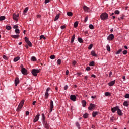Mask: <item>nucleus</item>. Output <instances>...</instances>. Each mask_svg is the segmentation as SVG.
I'll list each match as a JSON object with an SVG mask.
<instances>
[{"label":"nucleus","mask_w":129,"mask_h":129,"mask_svg":"<svg viewBox=\"0 0 129 129\" xmlns=\"http://www.w3.org/2000/svg\"><path fill=\"white\" fill-rule=\"evenodd\" d=\"M25 103V100H22L19 103L17 109H16V111L18 112L19 111H21V109H22V108H23V106L24 105V103Z\"/></svg>","instance_id":"1"},{"label":"nucleus","mask_w":129,"mask_h":129,"mask_svg":"<svg viewBox=\"0 0 129 129\" xmlns=\"http://www.w3.org/2000/svg\"><path fill=\"white\" fill-rule=\"evenodd\" d=\"M100 18L102 21H105L107 19H108V14L106 13H103L101 14Z\"/></svg>","instance_id":"2"},{"label":"nucleus","mask_w":129,"mask_h":129,"mask_svg":"<svg viewBox=\"0 0 129 129\" xmlns=\"http://www.w3.org/2000/svg\"><path fill=\"white\" fill-rule=\"evenodd\" d=\"M39 72H40V70H39L33 69L32 70V74L34 75V76H37Z\"/></svg>","instance_id":"3"},{"label":"nucleus","mask_w":129,"mask_h":129,"mask_svg":"<svg viewBox=\"0 0 129 129\" xmlns=\"http://www.w3.org/2000/svg\"><path fill=\"white\" fill-rule=\"evenodd\" d=\"M25 41L26 43H27V44L28 45V46H29V47H32V43L29 41V39L28 38V37H25Z\"/></svg>","instance_id":"4"},{"label":"nucleus","mask_w":129,"mask_h":129,"mask_svg":"<svg viewBox=\"0 0 129 129\" xmlns=\"http://www.w3.org/2000/svg\"><path fill=\"white\" fill-rule=\"evenodd\" d=\"M119 108V107L118 106H117L116 107H114L113 108H111V111L113 112V113H114L115 111H117Z\"/></svg>","instance_id":"5"},{"label":"nucleus","mask_w":129,"mask_h":129,"mask_svg":"<svg viewBox=\"0 0 129 129\" xmlns=\"http://www.w3.org/2000/svg\"><path fill=\"white\" fill-rule=\"evenodd\" d=\"M95 104H93L92 103H91L90 104L89 107H88L89 110H93V109H95Z\"/></svg>","instance_id":"6"},{"label":"nucleus","mask_w":129,"mask_h":129,"mask_svg":"<svg viewBox=\"0 0 129 129\" xmlns=\"http://www.w3.org/2000/svg\"><path fill=\"white\" fill-rule=\"evenodd\" d=\"M19 14L16 15V14H13V20H15V21H18L19 20Z\"/></svg>","instance_id":"7"},{"label":"nucleus","mask_w":129,"mask_h":129,"mask_svg":"<svg viewBox=\"0 0 129 129\" xmlns=\"http://www.w3.org/2000/svg\"><path fill=\"white\" fill-rule=\"evenodd\" d=\"M54 106V102L53 100H50V112H52L53 111V107Z\"/></svg>","instance_id":"8"},{"label":"nucleus","mask_w":129,"mask_h":129,"mask_svg":"<svg viewBox=\"0 0 129 129\" xmlns=\"http://www.w3.org/2000/svg\"><path fill=\"white\" fill-rule=\"evenodd\" d=\"M113 39H114V35L112 34L109 35L107 37V40H109V41H112Z\"/></svg>","instance_id":"9"},{"label":"nucleus","mask_w":129,"mask_h":129,"mask_svg":"<svg viewBox=\"0 0 129 129\" xmlns=\"http://www.w3.org/2000/svg\"><path fill=\"white\" fill-rule=\"evenodd\" d=\"M70 99L72 101H76V96L75 95H71L70 96Z\"/></svg>","instance_id":"10"},{"label":"nucleus","mask_w":129,"mask_h":129,"mask_svg":"<svg viewBox=\"0 0 129 129\" xmlns=\"http://www.w3.org/2000/svg\"><path fill=\"white\" fill-rule=\"evenodd\" d=\"M40 117V113H38L37 115L36 116L35 119L33 120L34 122H37L38 120H39V118Z\"/></svg>","instance_id":"11"},{"label":"nucleus","mask_w":129,"mask_h":129,"mask_svg":"<svg viewBox=\"0 0 129 129\" xmlns=\"http://www.w3.org/2000/svg\"><path fill=\"white\" fill-rule=\"evenodd\" d=\"M21 72H22V74H24V75H27V70L24 68H23L22 69Z\"/></svg>","instance_id":"12"},{"label":"nucleus","mask_w":129,"mask_h":129,"mask_svg":"<svg viewBox=\"0 0 129 129\" xmlns=\"http://www.w3.org/2000/svg\"><path fill=\"white\" fill-rule=\"evenodd\" d=\"M115 84V80L108 83V85H109V86H113V85H114Z\"/></svg>","instance_id":"13"},{"label":"nucleus","mask_w":129,"mask_h":129,"mask_svg":"<svg viewBox=\"0 0 129 129\" xmlns=\"http://www.w3.org/2000/svg\"><path fill=\"white\" fill-rule=\"evenodd\" d=\"M20 83V81L19 80V78H16L15 80V86H18V84Z\"/></svg>","instance_id":"14"},{"label":"nucleus","mask_w":129,"mask_h":129,"mask_svg":"<svg viewBox=\"0 0 129 129\" xmlns=\"http://www.w3.org/2000/svg\"><path fill=\"white\" fill-rule=\"evenodd\" d=\"M117 113H118V115H119L120 116H121L123 115V113H122V111H121V110H120V109H119V108L118 109Z\"/></svg>","instance_id":"15"},{"label":"nucleus","mask_w":129,"mask_h":129,"mask_svg":"<svg viewBox=\"0 0 129 129\" xmlns=\"http://www.w3.org/2000/svg\"><path fill=\"white\" fill-rule=\"evenodd\" d=\"M83 10L85 12H88L89 11V8L87 7V6L84 5L83 6Z\"/></svg>","instance_id":"16"},{"label":"nucleus","mask_w":129,"mask_h":129,"mask_svg":"<svg viewBox=\"0 0 129 129\" xmlns=\"http://www.w3.org/2000/svg\"><path fill=\"white\" fill-rule=\"evenodd\" d=\"M11 36L12 37V38H14V39H19V37H20V35L18 34L15 35H12Z\"/></svg>","instance_id":"17"},{"label":"nucleus","mask_w":129,"mask_h":129,"mask_svg":"<svg viewBox=\"0 0 129 129\" xmlns=\"http://www.w3.org/2000/svg\"><path fill=\"white\" fill-rule=\"evenodd\" d=\"M91 55L92 56H93L94 57H97V54L96 53H95V51H94L93 50L91 51Z\"/></svg>","instance_id":"18"},{"label":"nucleus","mask_w":129,"mask_h":129,"mask_svg":"<svg viewBox=\"0 0 129 129\" xmlns=\"http://www.w3.org/2000/svg\"><path fill=\"white\" fill-rule=\"evenodd\" d=\"M123 105L124 106H126V107H128V105H129V103L128 101H125L123 103Z\"/></svg>","instance_id":"19"},{"label":"nucleus","mask_w":129,"mask_h":129,"mask_svg":"<svg viewBox=\"0 0 129 129\" xmlns=\"http://www.w3.org/2000/svg\"><path fill=\"white\" fill-rule=\"evenodd\" d=\"M98 114V112H93L92 113V116L93 117H95V116H96V115H97Z\"/></svg>","instance_id":"20"},{"label":"nucleus","mask_w":129,"mask_h":129,"mask_svg":"<svg viewBox=\"0 0 129 129\" xmlns=\"http://www.w3.org/2000/svg\"><path fill=\"white\" fill-rule=\"evenodd\" d=\"M75 39V34H74L72 37V39H71V43H73V42H74V39Z\"/></svg>","instance_id":"21"},{"label":"nucleus","mask_w":129,"mask_h":129,"mask_svg":"<svg viewBox=\"0 0 129 129\" xmlns=\"http://www.w3.org/2000/svg\"><path fill=\"white\" fill-rule=\"evenodd\" d=\"M82 103L83 104V107H85L86 106V101L85 100H83L82 101Z\"/></svg>","instance_id":"22"},{"label":"nucleus","mask_w":129,"mask_h":129,"mask_svg":"<svg viewBox=\"0 0 129 129\" xmlns=\"http://www.w3.org/2000/svg\"><path fill=\"white\" fill-rule=\"evenodd\" d=\"M122 52V49H120L117 52H116V55H118V54H120Z\"/></svg>","instance_id":"23"},{"label":"nucleus","mask_w":129,"mask_h":129,"mask_svg":"<svg viewBox=\"0 0 129 129\" xmlns=\"http://www.w3.org/2000/svg\"><path fill=\"white\" fill-rule=\"evenodd\" d=\"M67 14L69 17H72V16H73V14L71 12H68Z\"/></svg>","instance_id":"24"},{"label":"nucleus","mask_w":129,"mask_h":129,"mask_svg":"<svg viewBox=\"0 0 129 129\" xmlns=\"http://www.w3.org/2000/svg\"><path fill=\"white\" fill-rule=\"evenodd\" d=\"M59 18H60V14H57L54 19V21H57Z\"/></svg>","instance_id":"25"},{"label":"nucleus","mask_w":129,"mask_h":129,"mask_svg":"<svg viewBox=\"0 0 129 129\" xmlns=\"http://www.w3.org/2000/svg\"><path fill=\"white\" fill-rule=\"evenodd\" d=\"M74 27L75 28H77L78 27V22L76 21L74 24Z\"/></svg>","instance_id":"26"},{"label":"nucleus","mask_w":129,"mask_h":129,"mask_svg":"<svg viewBox=\"0 0 129 129\" xmlns=\"http://www.w3.org/2000/svg\"><path fill=\"white\" fill-rule=\"evenodd\" d=\"M106 49H107V51H108V52H110V46H109V45L108 44L107 45Z\"/></svg>","instance_id":"27"},{"label":"nucleus","mask_w":129,"mask_h":129,"mask_svg":"<svg viewBox=\"0 0 129 129\" xmlns=\"http://www.w3.org/2000/svg\"><path fill=\"white\" fill-rule=\"evenodd\" d=\"M20 59V57L18 56L14 59V62H18Z\"/></svg>","instance_id":"28"},{"label":"nucleus","mask_w":129,"mask_h":129,"mask_svg":"<svg viewBox=\"0 0 129 129\" xmlns=\"http://www.w3.org/2000/svg\"><path fill=\"white\" fill-rule=\"evenodd\" d=\"M4 20H6V17L4 16H0V21H4Z\"/></svg>","instance_id":"29"},{"label":"nucleus","mask_w":129,"mask_h":129,"mask_svg":"<svg viewBox=\"0 0 129 129\" xmlns=\"http://www.w3.org/2000/svg\"><path fill=\"white\" fill-rule=\"evenodd\" d=\"M78 41L79 42V43H83V40H82V38L79 37L78 38Z\"/></svg>","instance_id":"30"},{"label":"nucleus","mask_w":129,"mask_h":129,"mask_svg":"<svg viewBox=\"0 0 129 129\" xmlns=\"http://www.w3.org/2000/svg\"><path fill=\"white\" fill-rule=\"evenodd\" d=\"M31 61H33L34 62H35V61H37V58H36L35 56H32Z\"/></svg>","instance_id":"31"},{"label":"nucleus","mask_w":129,"mask_h":129,"mask_svg":"<svg viewBox=\"0 0 129 129\" xmlns=\"http://www.w3.org/2000/svg\"><path fill=\"white\" fill-rule=\"evenodd\" d=\"M89 27L90 29H91V30H93L94 29V26L92 24H90Z\"/></svg>","instance_id":"32"},{"label":"nucleus","mask_w":129,"mask_h":129,"mask_svg":"<svg viewBox=\"0 0 129 129\" xmlns=\"http://www.w3.org/2000/svg\"><path fill=\"white\" fill-rule=\"evenodd\" d=\"M87 117H88V114H87V113H86L83 115V118H87Z\"/></svg>","instance_id":"33"},{"label":"nucleus","mask_w":129,"mask_h":129,"mask_svg":"<svg viewBox=\"0 0 129 129\" xmlns=\"http://www.w3.org/2000/svg\"><path fill=\"white\" fill-rule=\"evenodd\" d=\"M41 39H43L44 40L46 39V37H45V36L43 35H42L40 36V40H41Z\"/></svg>","instance_id":"34"},{"label":"nucleus","mask_w":129,"mask_h":129,"mask_svg":"<svg viewBox=\"0 0 129 129\" xmlns=\"http://www.w3.org/2000/svg\"><path fill=\"white\" fill-rule=\"evenodd\" d=\"M61 63H62V60L61 59H58L57 60V64H58V65H61Z\"/></svg>","instance_id":"35"},{"label":"nucleus","mask_w":129,"mask_h":129,"mask_svg":"<svg viewBox=\"0 0 129 129\" xmlns=\"http://www.w3.org/2000/svg\"><path fill=\"white\" fill-rule=\"evenodd\" d=\"M16 34H20V30L16 29L15 30Z\"/></svg>","instance_id":"36"},{"label":"nucleus","mask_w":129,"mask_h":129,"mask_svg":"<svg viewBox=\"0 0 129 129\" xmlns=\"http://www.w3.org/2000/svg\"><path fill=\"white\" fill-rule=\"evenodd\" d=\"M50 58L52 59H54L56 58V56H55L54 55H51L50 56Z\"/></svg>","instance_id":"37"},{"label":"nucleus","mask_w":129,"mask_h":129,"mask_svg":"<svg viewBox=\"0 0 129 129\" xmlns=\"http://www.w3.org/2000/svg\"><path fill=\"white\" fill-rule=\"evenodd\" d=\"M44 124H45V128L49 129V125H48V124L46 123V122H44Z\"/></svg>","instance_id":"38"},{"label":"nucleus","mask_w":129,"mask_h":129,"mask_svg":"<svg viewBox=\"0 0 129 129\" xmlns=\"http://www.w3.org/2000/svg\"><path fill=\"white\" fill-rule=\"evenodd\" d=\"M92 47H93V44H90L88 47L89 50H91V49H92Z\"/></svg>","instance_id":"39"},{"label":"nucleus","mask_w":129,"mask_h":129,"mask_svg":"<svg viewBox=\"0 0 129 129\" xmlns=\"http://www.w3.org/2000/svg\"><path fill=\"white\" fill-rule=\"evenodd\" d=\"M45 97H46V98H48V97H49V93L47 92L45 93Z\"/></svg>","instance_id":"40"},{"label":"nucleus","mask_w":129,"mask_h":129,"mask_svg":"<svg viewBox=\"0 0 129 129\" xmlns=\"http://www.w3.org/2000/svg\"><path fill=\"white\" fill-rule=\"evenodd\" d=\"M6 29L7 30H11L12 29V27H11L10 26H6Z\"/></svg>","instance_id":"41"},{"label":"nucleus","mask_w":129,"mask_h":129,"mask_svg":"<svg viewBox=\"0 0 129 129\" xmlns=\"http://www.w3.org/2000/svg\"><path fill=\"white\" fill-rule=\"evenodd\" d=\"M28 7H26L23 11V13H27V12H28Z\"/></svg>","instance_id":"42"},{"label":"nucleus","mask_w":129,"mask_h":129,"mask_svg":"<svg viewBox=\"0 0 129 129\" xmlns=\"http://www.w3.org/2000/svg\"><path fill=\"white\" fill-rule=\"evenodd\" d=\"M76 125L79 128V127H80V124H79V123L78 122H76Z\"/></svg>","instance_id":"43"},{"label":"nucleus","mask_w":129,"mask_h":129,"mask_svg":"<svg viewBox=\"0 0 129 129\" xmlns=\"http://www.w3.org/2000/svg\"><path fill=\"white\" fill-rule=\"evenodd\" d=\"M105 96H109L110 95V93L109 92H106L105 93Z\"/></svg>","instance_id":"44"},{"label":"nucleus","mask_w":129,"mask_h":129,"mask_svg":"<svg viewBox=\"0 0 129 129\" xmlns=\"http://www.w3.org/2000/svg\"><path fill=\"white\" fill-rule=\"evenodd\" d=\"M114 13L116 15H119L120 12H119V11L118 10H115Z\"/></svg>","instance_id":"45"},{"label":"nucleus","mask_w":129,"mask_h":129,"mask_svg":"<svg viewBox=\"0 0 129 129\" xmlns=\"http://www.w3.org/2000/svg\"><path fill=\"white\" fill-rule=\"evenodd\" d=\"M90 66H94V61H91L90 63Z\"/></svg>","instance_id":"46"},{"label":"nucleus","mask_w":129,"mask_h":129,"mask_svg":"<svg viewBox=\"0 0 129 129\" xmlns=\"http://www.w3.org/2000/svg\"><path fill=\"white\" fill-rule=\"evenodd\" d=\"M42 119L44 121H45V115L44 114V113H43L42 114Z\"/></svg>","instance_id":"47"},{"label":"nucleus","mask_w":129,"mask_h":129,"mask_svg":"<svg viewBox=\"0 0 129 129\" xmlns=\"http://www.w3.org/2000/svg\"><path fill=\"white\" fill-rule=\"evenodd\" d=\"M123 55H126L127 54V50H124L123 51Z\"/></svg>","instance_id":"48"},{"label":"nucleus","mask_w":129,"mask_h":129,"mask_svg":"<svg viewBox=\"0 0 129 129\" xmlns=\"http://www.w3.org/2000/svg\"><path fill=\"white\" fill-rule=\"evenodd\" d=\"M88 20V17L87 16L85 18V20H84L85 23H86V22H87Z\"/></svg>","instance_id":"49"},{"label":"nucleus","mask_w":129,"mask_h":129,"mask_svg":"<svg viewBox=\"0 0 129 129\" xmlns=\"http://www.w3.org/2000/svg\"><path fill=\"white\" fill-rule=\"evenodd\" d=\"M125 98H129V94H126L125 96H124Z\"/></svg>","instance_id":"50"},{"label":"nucleus","mask_w":129,"mask_h":129,"mask_svg":"<svg viewBox=\"0 0 129 129\" xmlns=\"http://www.w3.org/2000/svg\"><path fill=\"white\" fill-rule=\"evenodd\" d=\"M61 30H64V29H65V28H66V26L65 25H63L61 26Z\"/></svg>","instance_id":"51"},{"label":"nucleus","mask_w":129,"mask_h":129,"mask_svg":"<svg viewBox=\"0 0 129 129\" xmlns=\"http://www.w3.org/2000/svg\"><path fill=\"white\" fill-rule=\"evenodd\" d=\"M51 0H45V4H48Z\"/></svg>","instance_id":"52"},{"label":"nucleus","mask_w":129,"mask_h":129,"mask_svg":"<svg viewBox=\"0 0 129 129\" xmlns=\"http://www.w3.org/2000/svg\"><path fill=\"white\" fill-rule=\"evenodd\" d=\"M3 59H5V60H7V59H8V57L6 55H3Z\"/></svg>","instance_id":"53"},{"label":"nucleus","mask_w":129,"mask_h":129,"mask_svg":"<svg viewBox=\"0 0 129 129\" xmlns=\"http://www.w3.org/2000/svg\"><path fill=\"white\" fill-rule=\"evenodd\" d=\"M86 70L87 71H89V70H90V67H87L86 68Z\"/></svg>","instance_id":"54"},{"label":"nucleus","mask_w":129,"mask_h":129,"mask_svg":"<svg viewBox=\"0 0 129 129\" xmlns=\"http://www.w3.org/2000/svg\"><path fill=\"white\" fill-rule=\"evenodd\" d=\"M13 29H18V25H14L13 26Z\"/></svg>","instance_id":"55"},{"label":"nucleus","mask_w":129,"mask_h":129,"mask_svg":"<svg viewBox=\"0 0 129 129\" xmlns=\"http://www.w3.org/2000/svg\"><path fill=\"white\" fill-rule=\"evenodd\" d=\"M111 75H112V72H110L109 77H111Z\"/></svg>","instance_id":"56"},{"label":"nucleus","mask_w":129,"mask_h":129,"mask_svg":"<svg viewBox=\"0 0 129 129\" xmlns=\"http://www.w3.org/2000/svg\"><path fill=\"white\" fill-rule=\"evenodd\" d=\"M68 88V86L66 85V86H64V90H67Z\"/></svg>","instance_id":"57"},{"label":"nucleus","mask_w":129,"mask_h":129,"mask_svg":"<svg viewBox=\"0 0 129 129\" xmlns=\"http://www.w3.org/2000/svg\"><path fill=\"white\" fill-rule=\"evenodd\" d=\"M73 65H74V66L76 65V61H74L73 62Z\"/></svg>","instance_id":"58"},{"label":"nucleus","mask_w":129,"mask_h":129,"mask_svg":"<svg viewBox=\"0 0 129 129\" xmlns=\"http://www.w3.org/2000/svg\"><path fill=\"white\" fill-rule=\"evenodd\" d=\"M68 73H69V71L67 70L66 72V75H68Z\"/></svg>","instance_id":"59"},{"label":"nucleus","mask_w":129,"mask_h":129,"mask_svg":"<svg viewBox=\"0 0 129 129\" xmlns=\"http://www.w3.org/2000/svg\"><path fill=\"white\" fill-rule=\"evenodd\" d=\"M85 79L86 80H87V79H88V76H85Z\"/></svg>","instance_id":"60"},{"label":"nucleus","mask_w":129,"mask_h":129,"mask_svg":"<svg viewBox=\"0 0 129 129\" xmlns=\"http://www.w3.org/2000/svg\"><path fill=\"white\" fill-rule=\"evenodd\" d=\"M49 90H51V88H48L46 89V92H48Z\"/></svg>","instance_id":"61"},{"label":"nucleus","mask_w":129,"mask_h":129,"mask_svg":"<svg viewBox=\"0 0 129 129\" xmlns=\"http://www.w3.org/2000/svg\"><path fill=\"white\" fill-rule=\"evenodd\" d=\"M91 77H94V78H95V77H96V76H95V75L93 74V75H91Z\"/></svg>","instance_id":"62"},{"label":"nucleus","mask_w":129,"mask_h":129,"mask_svg":"<svg viewBox=\"0 0 129 129\" xmlns=\"http://www.w3.org/2000/svg\"><path fill=\"white\" fill-rule=\"evenodd\" d=\"M26 115H29V114H30V112H29V111H26Z\"/></svg>","instance_id":"63"},{"label":"nucleus","mask_w":129,"mask_h":129,"mask_svg":"<svg viewBox=\"0 0 129 129\" xmlns=\"http://www.w3.org/2000/svg\"><path fill=\"white\" fill-rule=\"evenodd\" d=\"M33 105H35L36 104V101H34L32 103Z\"/></svg>","instance_id":"64"}]
</instances>
